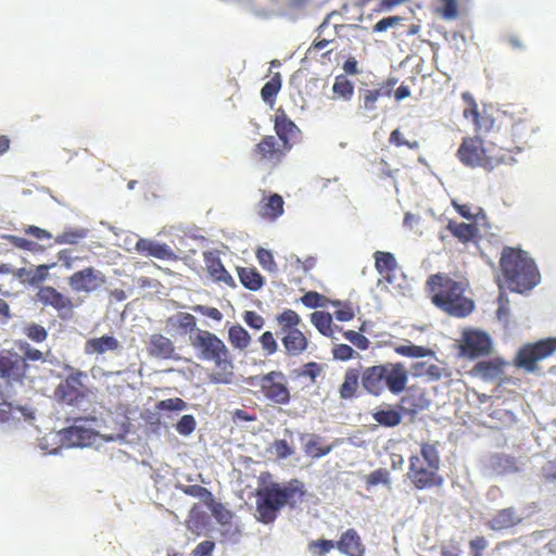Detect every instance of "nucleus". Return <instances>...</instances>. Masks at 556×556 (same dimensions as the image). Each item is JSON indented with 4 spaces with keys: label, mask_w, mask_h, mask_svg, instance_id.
Returning a JSON list of instances; mask_svg holds the SVG:
<instances>
[{
    "label": "nucleus",
    "mask_w": 556,
    "mask_h": 556,
    "mask_svg": "<svg viewBox=\"0 0 556 556\" xmlns=\"http://www.w3.org/2000/svg\"><path fill=\"white\" fill-rule=\"evenodd\" d=\"M166 327L177 328L184 334L189 333L191 346L198 352L200 359L213 362L223 374L213 376L215 382H229L232 375V362L225 343L213 332L197 328V318L186 312H179L166 319Z\"/></svg>",
    "instance_id": "nucleus-1"
},
{
    "label": "nucleus",
    "mask_w": 556,
    "mask_h": 556,
    "mask_svg": "<svg viewBox=\"0 0 556 556\" xmlns=\"http://www.w3.org/2000/svg\"><path fill=\"white\" fill-rule=\"evenodd\" d=\"M305 493L303 482L298 479H292L286 484L271 482L257 489L255 494L257 519L263 523L273 522L286 505L294 508L298 503L303 502Z\"/></svg>",
    "instance_id": "nucleus-2"
},
{
    "label": "nucleus",
    "mask_w": 556,
    "mask_h": 556,
    "mask_svg": "<svg viewBox=\"0 0 556 556\" xmlns=\"http://www.w3.org/2000/svg\"><path fill=\"white\" fill-rule=\"evenodd\" d=\"M432 303L450 316L463 318L475 308L471 299L465 295L467 285L445 274L431 275L427 280Z\"/></svg>",
    "instance_id": "nucleus-3"
},
{
    "label": "nucleus",
    "mask_w": 556,
    "mask_h": 556,
    "mask_svg": "<svg viewBox=\"0 0 556 556\" xmlns=\"http://www.w3.org/2000/svg\"><path fill=\"white\" fill-rule=\"evenodd\" d=\"M500 267L507 288L513 292H527L540 282L541 275L534 261L520 249L505 247Z\"/></svg>",
    "instance_id": "nucleus-4"
},
{
    "label": "nucleus",
    "mask_w": 556,
    "mask_h": 556,
    "mask_svg": "<svg viewBox=\"0 0 556 556\" xmlns=\"http://www.w3.org/2000/svg\"><path fill=\"white\" fill-rule=\"evenodd\" d=\"M497 131L501 149L520 152L534 131V124L525 109L511 106L497 112Z\"/></svg>",
    "instance_id": "nucleus-5"
},
{
    "label": "nucleus",
    "mask_w": 556,
    "mask_h": 556,
    "mask_svg": "<svg viewBox=\"0 0 556 556\" xmlns=\"http://www.w3.org/2000/svg\"><path fill=\"white\" fill-rule=\"evenodd\" d=\"M407 477L417 490L442 486L444 479L439 473L440 455L438 443H421L420 454L412 455L408 459Z\"/></svg>",
    "instance_id": "nucleus-6"
},
{
    "label": "nucleus",
    "mask_w": 556,
    "mask_h": 556,
    "mask_svg": "<svg viewBox=\"0 0 556 556\" xmlns=\"http://www.w3.org/2000/svg\"><path fill=\"white\" fill-rule=\"evenodd\" d=\"M276 321L286 354L299 356L304 353L308 346V339L299 329L302 324L301 316L295 311L287 308L276 316Z\"/></svg>",
    "instance_id": "nucleus-7"
},
{
    "label": "nucleus",
    "mask_w": 556,
    "mask_h": 556,
    "mask_svg": "<svg viewBox=\"0 0 556 556\" xmlns=\"http://www.w3.org/2000/svg\"><path fill=\"white\" fill-rule=\"evenodd\" d=\"M492 150L483 146L481 138L466 137L457 150V156L466 166L482 167L491 170L504 162V156L493 154Z\"/></svg>",
    "instance_id": "nucleus-8"
},
{
    "label": "nucleus",
    "mask_w": 556,
    "mask_h": 556,
    "mask_svg": "<svg viewBox=\"0 0 556 556\" xmlns=\"http://www.w3.org/2000/svg\"><path fill=\"white\" fill-rule=\"evenodd\" d=\"M556 352V338L548 337L535 342L526 343L518 350L514 364L527 372H534L539 369L538 364Z\"/></svg>",
    "instance_id": "nucleus-9"
},
{
    "label": "nucleus",
    "mask_w": 556,
    "mask_h": 556,
    "mask_svg": "<svg viewBox=\"0 0 556 556\" xmlns=\"http://www.w3.org/2000/svg\"><path fill=\"white\" fill-rule=\"evenodd\" d=\"M87 378L85 371L74 369L62 380L54 390L55 399L67 404H76L88 395V388L84 383Z\"/></svg>",
    "instance_id": "nucleus-10"
},
{
    "label": "nucleus",
    "mask_w": 556,
    "mask_h": 556,
    "mask_svg": "<svg viewBox=\"0 0 556 556\" xmlns=\"http://www.w3.org/2000/svg\"><path fill=\"white\" fill-rule=\"evenodd\" d=\"M260 386L267 400L280 405L290 402L291 394L287 386V377L282 371L273 370L262 376Z\"/></svg>",
    "instance_id": "nucleus-11"
},
{
    "label": "nucleus",
    "mask_w": 556,
    "mask_h": 556,
    "mask_svg": "<svg viewBox=\"0 0 556 556\" xmlns=\"http://www.w3.org/2000/svg\"><path fill=\"white\" fill-rule=\"evenodd\" d=\"M462 99L466 103L463 116L466 119H471L477 134L485 135L494 128L495 124L497 125V115L492 116L485 109L480 111L471 93L464 92Z\"/></svg>",
    "instance_id": "nucleus-12"
},
{
    "label": "nucleus",
    "mask_w": 556,
    "mask_h": 556,
    "mask_svg": "<svg viewBox=\"0 0 556 556\" xmlns=\"http://www.w3.org/2000/svg\"><path fill=\"white\" fill-rule=\"evenodd\" d=\"M67 281L74 292L92 293L105 285L106 277L99 269L85 267L73 273L68 277Z\"/></svg>",
    "instance_id": "nucleus-13"
},
{
    "label": "nucleus",
    "mask_w": 556,
    "mask_h": 556,
    "mask_svg": "<svg viewBox=\"0 0 556 556\" xmlns=\"http://www.w3.org/2000/svg\"><path fill=\"white\" fill-rule=\"evenodd\" d=\"M36 298L43 306L53 307L61 319H67L73 316L75 305L72 299L52 286L40 287Z\"/></svg>",
    "instance_id": "nucleus-14"
},
{
    "label": "nucleus",
    "mask_w": 556,
    "mask_h": 556,
    "mask_svg": "<svg viewBox=\"0 0 556 556\" xmlns=\"http://www.w3.org/2000/svg\"><path fill=\"white\" fill-rule=\"evenodd\" d=\"M289 150L290 147L280 143L275 136H264L253 149V155L261 163L276 166Z\"/></svg>",
    "instance_id": "nucleus-15"
},
{
    "label": "nucleus",
    "mask_w": 556,
    "mask_h": 556,
    "mask_svg": "<svg viewBox=\"0 0 556 556\" xmlns=\"http://www.w3.org/2000/svg\"><path fill=\"white\" fill-rule=\"evenodd\" d=\"M29 368L25 358L16 352L0 353V378L7 382H21Z\"/></svg>",
    "instance_id": "nucleus-16"
},
{
    "label": "nucleus",
    "mask_w": 556,
    "mask_h": 556,
    "mask_svg": "<svg viewBox=\"0 0 556 556\" xmlns=\"http://www.w3.org/2000/svg\"><path fill=\"white\" fill-rule=\"evenodd\" d=\"M490 337L477 330L465 331L462 341V353L470 358L489 354L491 351Z\"/></svg>",
    "instance_id": "nucleus-17"
},
{
    "label": "nucleus",
    "mask_w": 556,
    "mask_h": 556,
    "mask_svg": "<svg viewBox=\"0 0 556 556\" xmlns=\"http://www.w3.org/2000/svg\"><path fill=\"white\" fill-rule=\"evenodd\" d=\"M387 374L382 377V392L387 389L392 394L402 393L408 382V371L403 363H386Z\"/></svg>",
    "instance_id": "nucleus-18"
},
{
    "label": "nucleus",
    "mask_w": 556,
    "mask_h": 556,
    "mask_svg": "<svg viewBox=\"0 0 556 556\" xmlns=\"http://www.w3.org/2000/svg\"><path fill=\"white\" fill-rule=\"evenodd\" d=\"M397 80L395 78H388L382 81L378 88L361 90V109L367 112H372L377 109V101L380 98L391 97L394 86Z\"/></svg>",
    "instance_id": "nucleus-19"
},
{
    "label": "nucleus",
    "mask_w": 556,
    "mask_h": 556,
    "mask_svg": "<svg viewBox=\"0 0 556 556\" xmlns=\"http://www.w3.org/2000/svg\"><path fill=\"white\" fill-rule=\"evenodd\" d=\"M336 547L341 554L346 556H365L366 554V545L354 528L342 532L339 540L336 542Z\"/></svg>",
    "instance_id": "nucleus-20"
},
{
    "label": "nucleus",
    "mask_w": 556,
    "mask_h": 556,
    "mask_svg": "<svg viewBox=\"0 0 556 556\" xmlns=\"http://www.w3.org/2000/svg\"><path fill=\"white\" fill-rule=\"evenodd\" d=\"M203 261L208 276L215 282H223L229 287H235V280L224 267L217 251H205Z\"/></svg>",
    "instance_id": "nucleus-21"
},
{
    "label": "nucleus",
    "mask_w": 556,
    "mask_h": 556,
    "mask_svg": "<svg viewBox=\"0 0 556 556\" xmlns=\"http://www.w3.org/2000/svg\"><path fill=\"white\" fill-rule=\"evenodd\" d=\"M136 251L147 257H154L157 260H176L175 252L166 243H160L150 239L141 238L136 242Z\"/></svg>",
    "instance_id": "nucleus-22"
},
{
    "label": "nucleus",
    "mask_w": 556,
    "mask_h": 556,
    "mask_svg": "<svg viewBox=\"0 0 556 556\" xmlns=\"http://www.w3.org/2000/svg\"><path fill=\"white\" fill-rule=\"evenodd\" d=\"M147 350L149 355L154 358H175V345L173 341L162 333H153L150 336Z\"/></svg>",
    "instance_id": "nucleus-23"
},
{
    "label": "nucleus",
    "mask_w": 556,
    "mask_h": 556,
    "mask_svg": "<svg viewBox=\"0 0 556 556\" xmlns=\"http://www.w3.org/2000/svg\"><path fill=\"white\" fill-rule=\"evenodd\" d=\"M387 374L386 364L367 367L362 374V386L375 396L382 394V377Z\"/></svg>",
    "instance_id": "nucleus-24"
},
{
    "label": "nucleus",
    "mask_w": 556,
    "mask_h": 556,
    "mask_svg": "<svg viewBox=\"0 0 556 556\" xmlns=\"http://www.w3.org/2000/svg\"><path fill=\"white\" fill-rule=\"evenodd\" d=\"M283 205L285 201L282 197L278 193H271L262 198L257 206V212L262 218L273 222L283 214Z\"/></svg>",
    "instance_id": "nucleus-25"
},
{
    "label": "nucleus",
    "mask_w": 556,
    "mask_h": 556,
    "mask_svg": "<svg viewBox=\"0 0 556 556\" xmlns=\"http://www.w3.org/2000/svg\"><path fill=\"white\" fill-rule=\"evenodd\" d=\"M119 341L109 334H104L98 338L88 339L85 342L84 351L87 355L104 354L106 352H114L119 350Z\"/></svg>",
    "instance_id": "nucleus-26"
},
{
    "label": "nucleus",
    "mask_w": 556,
    "mask_h": 556,
    "mask_svg": "<svg viewBox=\"0 0 556 556\" xmlns=\"http://www.w3.org/2000/svg\"><path fill=\"white\" fill-rule=\"evenodd\" d=\"M55 264H41L34 268L21 267L15 271V277L22 282L28 283L29 286L36 287L42 283L49 276V270Z\"/></svg>",
    "instance_id": "nucleus-27"
},
{
    "label": "nucleus",
    "mask_w": 556,
    "mask_h": 556,
    "mask_svg": "<svg viewBox=\"0 0 556 556\" xmlns=\"http://www.w3.org/2000/svg\"><path fill=\"white\" fill-rule=\"evenodd\" d=\"M521 521V518L513 507L498 510L488 522V527L494 531L509 529Z\"/></svg>",
    "instance_id": "nucleus-28"
},
{
    "label": "nucleus",
    "mask_w": 556,
    "mask_h": 556,
    "mask_svg": "<svg viewBox=\"0 0 556 556\" xmlns=\"http://www.w3.org/2000/svg\"><path fill=\"white\" fill-rule=\"evenodd\" d=\"M504 365L505 363L500 359L478 362L472 368V374L483 380H494L503 375Z\"/></svg>",
    "instance_id": "nucleus-29"
},
{
    "label": "nucleus",
    "mask_w": 556,
    "mask_h": 556,
    "mask_svg": "<svg viewBox=\"0 0 556 556\" xmlns=\"http://www.w3.org/2000/svg\"><path fill=\"white\" fill-rule=\"evenodd\" d=\"M446 229L463 243L473 240L479 231L475 224L458 223L452 219L448 220Z\"/></svg>",
    "instance_id": "nucleus-30"
},
{
    "label": "nucleus",
    "mask_w": 556,
    "mask_h": 556,
    "mask_svg": "<svg viewBox=\"0 0 556 556\" xmlns=\"http://www.w3.org/2000/svg\"><path fill=\"white\" fill-rule=\"evenodd\" d=\"M359 370L356 368H349L345 371L343 383L339 389L342 400H350L356 395L359 386Z\"/></svg>",
    "instance_id": "nucleus-31"
},
{
    "label": "nucleus",
    "mask_w": 556,
    "mask_h": 556,
    "mask_svg": "<svg viewBox=\"0 0 556 556\" xmlns=\"http://www.w3.org/2000/svg\"><path fill=\"white\" fill-rule=\"evenodd\" d=\"M238 276L240 282L251 291L260 290L265 282L263 276L254 267L238 268Z\"/></svg>",
    "instance_id": "nucleus-32"
},
{
    "label": "nucleus",
    "mask_w": 556,
    "mask_h": 556,
    "mask_svg": "<svg viewBox=\"0 0 556 556\" xmlns=\"http://www.w3.org/2000/svg\"><path fill=\"white\" fill-rule=\"evenodd\" d=\"M372 419L380 426L392 428L401 424L402 414L391 407H382L372 413Z\"/></svg>",
    "instance_id": "nucleus-33"
},
{
    "label": "nucleus",
    "mask_w": 556,
    "mask_h": 556,
    "mask_svg": "<svg viewBox=\"0 0 556 556\" xmlns=\"http://www.w3.org/2000/svg\"><path fill=\"white\" fill-rule=\"evenodd\" d=\"M296 129V125L286 115L276 116L275 130L278 136V140L286 147L291 148L289 139L294 135Z\"/></svg>",
    "instance_id": "nucleus-34"
},
{
    "label": "nucleus",
    "mask_w": 556,
    "mask_h": 556,
    "mask_svg": "<svg viewBox=\"0 0 556 556\" xmlns=\"http://www.w3.org/2000/svg\"><path fill=\"white\" fill-rule=\"evenodd\" d=\"M26 408L22 406H13L9 402L0 403V422L1 424H10V422H18L22 419L27 418Z\"/></svg>",
    "instance_id": "nucleus-35"
},
{
    "label": "nucleus",
    "mask_w": 556,
    "mask_h": 556,
    "mask_svg": "<svg viewBox=\"0 0 556 556\" xmlns=\"http://www.w3.org/2000/svg\"><path fill=\"white\" fill-rule=\"evenodd\" d=\"M407 344H396L393 345V350L396 354L409 358H421L426 356L434 355V352L426 346L412 344L409 341H406Z\"/></svg>",
    "instance_id": "nucleus-36"
},
{
    "label": "nucleus",
    "mask_w": 556,
    "mask_h": 556,
    "mask_svg": "<svg viewBox=\"0 0 556 556\" xmlns=\"http://www.w3.org/2000/svg\"><path fill=\"white\" fill-rule=\"evenodd\" d=\"M332 92L334 99L350 101L354 94V85L345 75H338L332 85Z\"/></svg>",
    "instance_id": "nucleus-37"
},
{
    "label": "nucleus",
    "mask_w": 556,
    "mask_h": 556,
    "mask_svg": "<svg viewBox=\"0 0 556 556\" xmlns=\"http://www.w3.org/2000/svg\"><path fill=\"white\" fill-rule=\"evenodd\" d=\"M282 86L280 73H275L271 78L262 87L261 97L264 102L273 104Z\"/></svg>",
    "instance_id": "nucleus-38"
},
{
    "label": "nucleus",
    "mask_w": 556,
    "mask_h": 556,
    "mask_svg": "<svg viewBox=\"0 0 556 556\" xmlns=\"http://www.w3.org/2000/svg\"><path fill=\"white\" fill-rule=\"evenodd\" d=\"M333 445H323L321 438L318 435H312L304 444V452L312 458H320L329 454Z\"/></svg>",
    "instance_id": "nucleus-39"
},
{
    "label": "nucleus",
    "mask_w": 556,
    "mask_h": 556,
    "mask_svg": "<svg viewBox=\"0 0 556 556\" xmlns=\"http://www.w3.org/2000/svg\"><path fill=\"white\" fill-rule=\"evenodd\" d=\"M311 321L323 336H332V316L330 313L316 311L311 314Z\"/></svg>",
    "instance_id": "nucleus-40"
},
{
    "label": "nucleus",
    "mask_w": 556,
    "mask_h": 556,
    "mask_svg": "<svg viewBox=\"0 0 556 556\" xmlns=\"http://www.w3.org/2000/svg\"><path fill=\"white\" fill-rule=\"evenodd\" d=\"M396 260L390 252L378 251L375 253V266L379 274L389 275L396 268Z\"/></svg>",
    "instance_id": "nucleus-41"
},
{
    "label": "nucleus",
    "mask_w": 556,
    "mask_h": 556,
    "mask_svg": "<svg viewBox=\"0 0 556 556\" xmlns=\"http://www.w3.org/2000/svg\"><path fill=\"white\" fill-rule=\"evenodd\" d=\"M228 339L230 343L240 350H244L250 345L251 336L240 325L231 326L228 330Z\"/></svg>",
    "instance_id": "nucleus-42"
},
{
    "label": "nucleus",
    "mask_w": 556,
    "mask_h": 556,
    "mask_svg": "<svg viewBox=\"0 0 556 556\" xmlns=\"http://www.w3.org/2000/svg\"><path fill=\"white\" fill-rule=\"evenodd\" d=\"M178 489L186 495L200 498L206 505H211L214 502V496L210 490L199 484L178 485Z\"/></svg>",
    "instance_id": "nucleus-43"
},
{
    "label": "nucleus",
    "mask_w": 556,
    "mask_h": 556,
    "mask_svg": "<svg viewBox=\"0 0 556 556\" xmlns=\"http://www.w3.org/2000/svg\"><path fill=\"white\" fill-rule=\"evenodd\" d=\"M389 142L396 148L406 147L413 151H418L420 149L418 140H406L399 128L391 131Z\"/></svg>",
    "instance_id": "nucleus-44"
},
{
    "label": "nucleus",
    "mask_w": 556,
    "mask_h": 556,
    "mask_svg": "<svg viewBox=\"0 0 556 556\" xmlns=\"http://www.w3.org/2000/svg\"><path fill=\"white\" fill-rule=\"evenodd\" d=\"M1 238L20 250L36 252L40 249L38 243L14 235H2Z\"/></svg>",
    "instance_id": "nucleus-45"
},
{
    "label": "nucleus",
    "mask_w": 556,
    "mask_h": 556,
    "mask_svg": "<svg viewBox=\"0 0 556 556\" xmlns=\"http://www.w3.org/2000/svg\"><path fill=\"white\" fill-rule=\"evenodd\" d=\"M23 332L29 340L36 343L43 342L48 337V331L46 330V328L36 323L26 325L23 328Z\"/></svg>",
    "instance_id": "nucleus-46"
},
{
    "label": "nucleus",
    "mask_w": 556,
    "mask_h": 556,
    "mask_svg": "<svg viewBox=\"0 0 556 556\" xmlns=\"http://www.w3.org/2000/svg\"><path fill=\"white\" fill-rule=\"evenodd\" d=\"M91 432L83 427L73 426L66 430V438L74 445H84L90 439Z\"/></svg>",
    "instance_id": "nucleus-47"
},
{
    "label": "nucleus",
    "mask_w": 556,
    "mask_h": 556,
    "mask_svg": "<svg viewBox=\"0 0 556 556\" xmlns=\"http://www.w3.org/2000/svg\"><path fill=\"white\" fill-rule=\"evenodd\" d=\"M301 302L306 307L317 308L326 306L328 299L316 291H308L301 298Z\"/></svg>",
    "instance_id": "nucleus-48"
},
{
    "label": "nucleus",
    "mask_w": 556,
    "mask_h": 556,
    "mask_svg": "<svg viewBox=\"0 0 556 556\" xmlns=\"http://www.w3.org/2000/svg\"><path fill=\"white\" fill-rule=\"evenodd\" d=\"M256 258L260 265L269 273H275L277 270V264L274 260V256L269 250L264 248H260L256 251Z\"/></svg>",
    "instance_id": "nucleus-49"
},
{
    "label": "nucleus",
    "mask_w": 556,
    "mask_h": 556,
    "mask_svg": "<svg viewBox=\"0 0 556 556\" xmlns=\"http://www.w3.org/2000/svg\"><path fill=\"white\" fill-rule=\"evenodd\" d=\"M258 341L261 343L262 350L264 351L265 355L269 356L277 352L278 350V343L270 331H265L261 334L258 338Z\"/></svg>",
    "instance_id": "nucleus-50"
},
{
    "label": "nucleus",
    "mask_w": 556,
    "mask_h": 556,
    "mask_svg": "<svg viewBox=\"0 0 556 556\" xmlns=\"http://www.w3.org/2000/svg\"><path fill=\"white\" fill-rule=\"evenodd\" d=\"M334 547H336V542H333L331 540H325V539L312 541L308 544L309 552H312L318 556H323V555L329 553Z\"/></svg>",
    "instance_id": "nucleus-51"
},
{
    "label": "nucleus",
    "mask_w": 556,
    "mask_h": 556,
    "mask_svg": "<svg viewBox=\"0 0 556 556\" xmlns=\"http://www.w3.org/2000/svg\"><path fill=\"white\" fill-rule=\"evenodd\" d=\"M197 427V421L192 415H184L176 425V430L181 435L191 434Z\"/></svg>",
    "instance_id": "nucleus-52"
},
{
    "label": "nucleus",
    "mask_w": 556,
    "mask_h": 556,
    "mask_svg": "<svg viewBox=\"0 0 556 556\" xmlns=\"http://www.w3.org/2000/svg\"><path fill=\"white\" fill-rule=\"evenodd\" d=\"M442 8L438 10L440 15L445 20L455 18L458 14L457 0H438Z\"/></svg>",
    "instance_id": "nucleus-53"
},
{
    "label": "nucleus",
    "mask_w": 556,
    "mask_h": 556,
    "mask_svg": "<svg viewBox=\"0 0 556 556\" xmlns=\"http://www.w3.org/2000/svg\"><path fill=\"white\" fill-rule=\"evenodd\" d=\"M187 403L180 397H173L160 401L155 408L157 410H184Z\"/></svg>",
    "instance_id": "nucleus-54"
},
{
    "label": "nucleus",
    "mask_w": 556,
    "mask_h": 556,
    "mask_svg": "<svg viewBox=\"0 0 556 556\" xmlns=\"http://www.w3.org/2000/svg\"><path fill=\"white\" fill-rule=\"evenodd\" d=\"M343 337L359 350H367L369 348V340L359 332L354 330H346Z\"/></svg>",
    "instance_id": "nucleus-55"
},
{
    "label": "nucleus",
    "mask_w": 556,
    "mask_h": 556,
    "mask_svg": "<svg viewBox=\"0 0 556 556\" xmlns=\"http://www.w3.org/2000/svg\"><path fill=\"white\" fill-rule=\"evenodd\" d=\"M366 483L368 486H375L380 483H383V484L389 483L388 470H386L383 468H379V469L371 471L366 478Z\"/></svg>",
    "instance_id": "nucleus-56"
},
{
    "label": "nucleus",
    "mask_w": 556,
    "mask_h": 556,
    "mask_svg": "<svg viewBox=\"0 0 556 556\" xmlns=\"http://www.w3.org/2000/svg\"><path fill=\"white\" fill-rule=\"evenodd\" d=\"M191 309L194 313H199V314L206 316L216 321H220L223 319L222 312L216 307H210V306L198 304V305L191 306Z\"/></svg>",
    "instance_id": "nucleus-57"
},
{
    "label": "nucleus",
    "mask_w": 556,
    "mask_h": 556,
    "mask_svg": "<svg viewBox=\"0 0 556 556\" xmlns=\"http://www.w3.org/2000/svg\"><path fill=\"white\" fill-rule=\"evenodd\" d=\"M333 357L340 361H349L356 354L355 351L348 344H337L332 350Z\"/></svg>",
    "instance_id": "nucleus-58"
},
{
    "label": "nucleus",
    "mask_w": 556,
    "mask_h": 556,
    "mask_svg": "<svg viewBox=\"0 0 556 556\" xmlns=\"http://www.w3.org/2000/svg\"><path fill=\"white\" fill-rule=\"evenodd\" d=\"M20 349L24 353L23 357L25 358L26 363L27 361H43V353L38 349L31 348L29 343H21Z\"/></svg>",
    "instance_id": "nucleus-59"
},
{
    "label": "nucleus",
    "mask_w": 556,
    "mask_h": 556,
    "mask_svg": "<svg viewBox=\"0 0 556 556\" xmlns=\"http://www.w3.org/2000/svg\"><path fill=\"white\" fill-rule=\"evenodd\" d=\"M213 515L220 525H230L233 518V514L222 504L216 505L213 509Z\"/></svg>",
    "instance_id": "nucleus-60"
},
{
    "label": "nucleus",
    "mask_w": 556,
    "mask_h": 556,
    "mask_svg": "<svg viewBox=\"0 0 556 556\" xmlns=\"http://www.w3.org/2000/svg\"><path fill=\"white\" fill-rule=\"evenodd\" d=\"M243 320L249 327H251L253 329H257V330L263 328V326L265 324L264 318L260 314H257L256 312H253V311H247L243 314Z\"/></svg>",
    "instance_id": "nucleus-61"
},
{
    "label": "nucleus",
    "mask_w": 556,
    "mask_h": 556,
    "mask_svg": "<svg viewBox=\"0 0 556 556\" xmlns=\"http://www.w3.org/2000/svg\"><path fill=\"white\" fill-rule=\"evenodd\" d=\"M486 546L488 541L484 536H476L469 542L471 556H482V552Z\"/></svg>",
    "instance_id": "nucleus-62"
},
{
    "label": "nucleus",
    "mask_w": 556,
    "mask_h": 556,
    "mask_svg": "<svg viewBox=\"0 0 556 556\" xmlns=\"http://www.w3.org/2000/svg\"><path fill=\"white\" fill-rule=\"evenodd\" d=\"M214 548L215 543L213 541H202L193 549L192 556H212Z\"/></svg>",
    "instance_id": "nucleus-63"
},
{
    "label": "nucleus",
    "mask_w": 556,
    "mask_h": 556,
    "mask_svg": "<svg viewBox=\"0 0 556 556\" xmlns=\"http://www.w3.org/2000/svg\"><path fill=\"white\" fill-rule=\"evenodd\" d=\"M541 473L544 480L555 481L556 480V459L547 460L541 468Z\"/></svg>",
    "instance_id": "nucleus-64"
}]
</instances>
